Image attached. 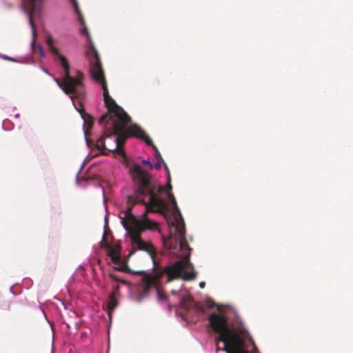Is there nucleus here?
<instances>
[{
	"instance_id": "f257e3e1",
	"label": "nucleus",
	"mask_w": 353,
	"mask_h": 353,
	"mask_svg": "<svg viewBox=\"0 0 353 353\" xmlns=\"http://www.w3.org/2000/svg\"><path fill=\"white\" fill-rule=\"evenodd\" d=\"M56 59L62 68L64 74V84L62 83L54 75L53 80L57 85L66 94L70 95L74 108L81 112L82 100L85 99V86L83 83L84 79L83 74L76 70L74 75L70 74L68 61L65 56L59 52H55Z\"/></svg>"
},
{
	"instance_id": "f03ea898",
	"label": "nucleus",
	"mask_w": 353,
	"mask_h": 353,
	"mask_svg": "<svg viewBox=\"0 0 353 353\" xmlns=\"http://www.w3.org/2000/svg\"><path fill=\"white\" fill-rule=\"evenodd\" d=\"M56 59L62 68L64 74V84L62 83L54 75L53 80L57 85L66 94L70 95L74 108L81 112L82 100L85 99V86L83 83L84 79L83 74L76 70L74 75L70 74L68 61L65 56L59 52H55Z\"/></svg>"
},
{
	"instance_id": "7ed1b4c3",
	"label": "nucleus",
	"mask_w": 353,
	"mask_h": 353,
	"mask_svg": "<svg viewBox=\"0 0 353 353\" xmlns=\"http://www.w3.org/2000/svg\"><path fill=\"white\" fill-rule=\"evenodd\" d=\"M90 71L92 79L101 86L103 101L105 106L110 111L112 109H114V117L115 119L111 118L112 121H114L120 123L128 132V128L132 124L131 118L121 107L117 104L114 99L110 95L101 64L92 66V68H90Z\"/></svg>"
},
{
	"instance_id": "20e7f679",
	"label": "nucleus",
	"mask_w": 353,
	"mask_h": 353,
	"mask_svg": "<svg viewBox=\"0 0 353 353\" xmlns=\"http://www.w3.org/2000/svg\"><path fill=\"white\" fill-rule=\"evenodd\" d=\"M45 0H21V9L28 16L29 25L32 30V39L30 43L32 51L34 53L38 49L39 55L45 57L46 53L41 45H36V39L37 33L36 26L34 23L33 18L36 17L41 19Z\"/></svg>"
},
{
	"instance_id": "39448f33",
	"label": "nucleus",
	"mask_w": 353,
	"mask_h": 353,
	"mask_svg": "<svg viewBox=\"0 0 353 353\" xmlns=\"http://www.w3.org/2000/svg\"><path fill=\"white\" fill-rule=\"evenodd\" d=\"M68 1L73 9L74 14L77 16L78 22L82 26L79 30V33L81 35L85 36L86 38V54L90 61V68L101 65V63L100 61L99 54L94 45L88 28L86 27L85 21L80 10L77 0H68Z\"/></svg>"
},
{
	"instance_id": "423d86ee",
	"label": "nucleus",
	"mask_w": 353,
	"mask_h": 353,
	"mask_svg": "<svg viewBox=\"0 0 353 353\" xmlns=\"http://www.w3.org/2000/svg\"><path fill=\"white\" fill-rule=\"evenodd\" d=\"M117 123L112 121L110 132H105L103 135L97 139L96 146L100 151L106 150L114 152L119 150V138L117 134Z\"/></svg>"
},
{
	"instance_id": "0eeeda50",
	"label": "nucleus",
	"mask_w": 353,
	"mask_h": 353,
	"mask_svg": "<svg viewBox=\"0 0 353 353\" xmlns=\"http://www.w3.org/2000/svg\"><path fill=\"white\" fill-rule=\"evenodd\" d=\"M100 244L101 248L106 250L110 261L113 264L114 268L119 271H125L127 268V265L122 261L121 248L119 245H115L113 246L110 245L105 239V235H103Z\"/></svg>"
},
{
	"instance_id": "6e6552de",
	"label": "nucleus",
	"mask_w": 353,
	"mask_h": 353,
	"mask_svg": "<svg viewBox=\"0 0 353 353\" xmlns=\"http://www.w3.org/2000/svg\"><path fill=\"white\" fill-rule=\"evenodd\" d=\"M128 133L132 137L138 138L143 141L148 145L152 148L154 151V157L156 160L160 159L162 161V157L158 150L157 146L153 143L151 139L148 136L145 132L137 124L132 123L128 128Z\"/></svg>"
},
{
	"instance_id": "1a4fd4ad",
	"label": "nucleus",
	"mask_w": 353,
	"mask_h": 353,
	"mask_svg": "<svg viewBox=\"0 0 353 353\" xmlns=\"http://www.w3.org/2000/svg\"><path fill=\"white\" fill-rule=\"evenodd\" d=\"M83 101H84V99L82 100L81 112H79L80 113L81 117L82 119L83 120V132H84V136H85V140L86 141L87 145L89 146L90 145V140L88 139V129L85 128V125H88L91 126L92 123H89L85 120V113L83 112Z\"/></svg>"
},
{
	"instance_id": "9d476101",
	"label": "nucleus",
	"mask_w": 353,
	"mask_h": 353,
	"mask_svg": "<svg viewBox=\"0 0 353 353\" xmlns=\"http://www.w3.org/2000/svg\"><path fill=\"white\" fill-rule=\"evenodd\" d=\"M2 128L5 131H10L14 128V123L10 120L6 119L2 122Z\"/></svg>"
},
{
	"instance_id": "9b49d317",
	"label": "nucleus",
	"mask_w": 353,
	"mask_h": 353,
	"mask_svg": "<svg viewBox=\"0 0 353 353\" xmlns=\"http://www.w3.org/2000/svg\"><path fill=\"white\" fill-rule=\"evenodd\" d=\"M91 330L90 329H85L82 331L80 334V338L83 342L89 341L90 340Z\"/></svg>"
},
{
	"instance_id": "f8f14e48",
	"label": "nucleus",
	"mask_w": 353,
	"mask_h": 353,
	"mask_svg": "<svg viewBox=\"0 0 353 353\" xmlns=\"http://www.w3.org/2000/svg\"><path fill=\"white\" fill-rule=\"evenodd\" d=\"M68 316H69L70 319L72 320L71 324H73L75 326H77V312L74 310H70L68 312Z\"/></svg>"
},
{
	"instance_id": "ddd939ff",
	"label": "nucleus",
	"mask_w": 353,
	"mask_h": 353,
	"mask_svg": "<svg viewBox=\"0 0 353 353\" xmlns=\"http://www.w3.org/2000/svg\"><path fill=\"white\" fill-rule=\"evenodd\" d=\"M32 285V281L29 278H25L23 281V286L26 289L30 288Z\"/></svg>"
},
{
	"instance_id": "4468645a",
	"label": "nucleus",
	"mask_w": 353,
	"mask_h": 353,
	"mask_svg": "<svg viewBox=\"0 0 353 353\" xmlns=\"http://www.w3.org/2000/svg\"><path fill=\"white\" fill-rule=\"evenodd\" d=\"M164 163H165L162 159V161L160 159L157 160V162L153 164V168H154L157 170H159L161 168L162 165H164Z\"/></svg>"
},
{
	"instance_id": "2eb2a0df",
	"label": "nucleus",
	"mask_w": 353,
	"mask_h": 353,
	"mask_svg": "<svg viewBox=\"0 0 353 353\" xmlns=\"http://www.w3.org/2000/svg\"><path fill=\"white\" fill-rule=\"evenodd\" d=\"M141 164L143 165L148 166L150 170L153 169V164L151 163L150 159H143L141 161Z\"/></svg>"
},
{
	"instance_id": "dca6fc26",
	"label": "nucleus",
	"mask_w": 353,
	"mask_h": 353,
	"mask_svg": "<svg viewBox=\"0 0 353 353\" xmlns=\"http://www.w3.org/2000/svg\"><path fill=\"white\" fill-rule=\"evenodd\" d=\"M0 57L2 58L3 59H5V60H8V61H18L19 62V61H17L15 59L12 58V57H8L7 55H3V54H1L0 55ZM21 63H28V61H21Z\"/></svg>"
},
{
	"instance_id": "f3484780",
	"label": "nucleus",
	"mask_w": 353,
	"mask_h": 353,
	"mask_svg": "<svg viewBox=\"0 0 353 353\" xmlns=\"http://www.w3.org/2000/svg\"><path fill=\"white\" fill-rule=\"evenodd\" d=\"M53 42H54V40H53L52 37L50 34H48L46 37V43H48V45L52 48Z\"/></svg>"
},
{
	"instance_id": "a211bd4d",
	"label": "nucleus",
	"mask_w": 353,
	"mask_h": 353,
	"mask_svg": "<svg viewBox=\"0 0 353 353\" xmlns=\"http://www.w3.org/2000/svg\"><path fill=\"white\" fill-rule=\"evenodd\" d=\"M42 310V312H43V314H44L45 319L47 320L48 323L50 324V327H51V330H52V333L54 334V324H53V323H52V322H51V321L48 319V317H47V316H46V314L45 312H44L43 310ZM52 339L54 340V337L52 338Z\"/></svg>"
},
{
	"instance_id": "6ab92c4d",
	"label": "nucleus",
	"mask_w": 353,
	"mask_h": 353,
	"mask_svg": "<svg viewBox=\"0 0 353 353\" xmlns=\"http://www.w3.org/2000/svg\"><path fill=\"white\" fill-rule=\"evenodd\" d=\"M70 323H71V321L70 323L66 322L65 320H63V321H62V324L65 325L67 332H69V330H70Z\"/></svg>"
},
{
	"instance_id": "aec40b11",
	"label": "nucleus",
	"mask_w": 353,
	"mask_h": 353,
	"mask_svg": "<svg viewBox=\"0 0 353 353\" xmlns=\"http://www.w3.org/2000/svg\"><path fill=\"white\" fill-rule=\"evenodd\" d=\"M41 70L45 72L46 74H48V76L50 77H53V74L52 73H50L46 68H45L43 66L41 65L40 66Z\"/></svg>"
},
{
	"instance_id": "412c9836",
	"label": "nucleus",
	"mask_w": 353,
	"mask_h": 353,
	"mask_svg": "<svg viewBox=\"0 0 353 353\" xmlns=\"http://www.w3.org/2000/svg\"><path fill=\"white\" fill-rule=\"evenodd\" d=\"M102 194H103V203H104V205H105V209L107 211V208H108L107 205H106L107 200H106V198H105V192H104L103 189H102Z\"/></svg>"
},
{
	"instance_id": "4be33fe9",
	"label": "nucleus",
	"mask_w": 353,
	"mask_h": 353,
	"mask_svg": "<svg viewBox=\"0 0 353 353\" xmlns=\"http://www.w3.org/2000/svg\"><path fill=\"white\" fill-rule=\"evenodd\" d=\"M107 118H108V116H107V115H102V116L101 117L100 119H99V123H100L101 124H103V123L105 121V120L107 119Z\"/></svg>"
},
{
	"instance_id": "5701e85b",
	"label": "nucleus",
	"mask_w": 353,
	"mask_h": 353,
	"mask_svg": "<svg viewBox=\"0 0 353 353\" xmlns=\"http://www.w3.org/2000/svg\"><path fill=\"white\" fill-rule=\"evenodd\" d=\"M10 292L13 295H14V296H17V295H18V294H21V292H14V291H13V287H10Z\"/></svg>"
},
{
	"instance_id": "b1692460",
	"label": "nucleus",
	"mask_w": 353,
	"mask_h": 353,
	"mask_svg": "<svg viewBox=\"0 0 353 353\" xmlns=\"http://www.w3.org/2000/svg\"><path fill=\"white\" fill-rule=\"evenodd\" d=\"M112 277L114 278V279H115L117 282H121V283H126V282L122 279H118L116 276H112Z\"/></svg>"
},
{
	"instance_id": "393cba45",
	"label": "nucleus",
	"mask_w": 353,
	"mask_h": 353,
	"mask_svg": "<svg viewBox=\"0 0 353 353\" xmlns=\"http://www.w3.org/2000/svg\"><path fill=\"white\" fill-rule=\"evenodd\" d=\"M216 308H234L232 306L230 305H219L216 307Z\"/></svg>"
},
{
	"instance_id": "a878e982",
	"label": "nucleus",
	"mask_w": 353,
	"mask_h": 353,
	"mask_svg": "<svg viewBox=\"0 0 353 353\" xmlns=\"http://www.w3.org/2000/svg\"><path fill=\"white\" fill-rule=\"evenodd\" d=\"M205 283L204 281H201L199 283V287L201 288H203L205 287Z\"/></svg>"
},
{
	"instance_id": "bb28decb",
	"label": "nucleus",
	"mask_w": 353,
	"mask_h": 353,
	"mask_svg": "<svg viewBox=\"0 0 353 353\" xmlns=\"http://www.w3.org/2000/svg\"><path fill=\"white\" fill-rule=\"evenodd\" d=\"M19 117H20V114H19V113H17V114H16L14 115V118H16V119L19 118Z\"/></svg>"
},
{
	"instance_id": "cd10ccee",
	"label": "nucleus",
	"mask_w": 353,
	"mask_h": 353,
	"mask_svg": "<svg viewBox=\"0 0 353 353\" xmlns=\"http://www.w3.org/2000/svg\"><path fill=\"white\" fill-rule=\"evenodd\" d=\"M30 63H32V64H33V63H34V61L31 60Z\"/></svg>"
},
{
	"instance_id": "c85d7f7f",
	"label": "nucleus",
	"mask_w": 353,
	"mask_h": 353,
	"mask_svg": "<svg viewBox=\"0 0 353 353\" xmlns=\"http://www.w3.org/2000/svg\"><path fill=\"white\" fill-rule=\"evenodd\" d=\"M62 305L64 306V308H66V306L63 302H62Z\"/></svg>"
},
{
	"instance_id": "c756f323",
	"label": "nucleus",
	"mask_w": 353,
	"mask_h": 353,
	"mask_svg": "<svg viewBox=\"0 0 353 353\" xmlns=\"http://www.w3.org/2000/svg\"><path fill=\"white\" fill-rule=\"evenodd\" d=\"M107 216H108L107 215H105V221H106V219H107Z\"/></svg>"
}]
</instances>
